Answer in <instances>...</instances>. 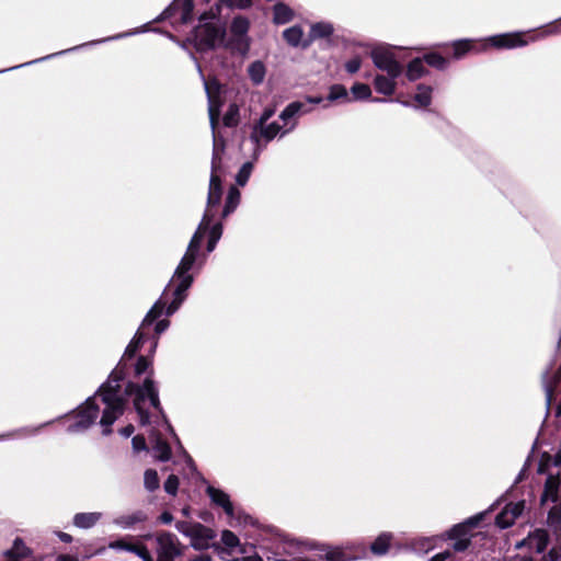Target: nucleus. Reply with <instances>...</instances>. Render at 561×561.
Wrapping results in <instances>:
<instances>
[{
    "mask_svg": "<svg viewBox=\"0 0 561 561\" xmlns=\"http://www.w3.org/2000/svg\"><path fill=\"white\" fill-rule=\"evenodd\" d=\"M226 149V141L222 137H219L214 133L213 137V154H211V165L210 172H216L220 170L221 167V154Z\"/></svg>",
    "mask_w": 561,
    "mask_h": 561,
    "instance_id": "24",
    "label": "nucleus"
},
{
    "mask_svg": "<svg viewBox=\"0 0 561 561\" xmlns=\"http://www.w3.org/2000/svg\"><path fill=\"white\" fill-rule=\"evenodd\" d=\"M153 376L154 370L151 369L141 382L128 380L125 383V396L141 405H145L148 401L157 412H162L163 407L160 401L159 387Z\"/></svg>",
    "mask_w": 561,
    "mask_h": 561,
    "instance_id": "4",
    "label": "nucleus"
},
{
    "mask_svg": "<svg viewBox=\"0 0 561 561\" xmlns=\"http://www.w3.org/2000/svg\"><path fill=\"white\" fill-rule=\"evenodd\" d=\"M180 479L175 474H170L163 483L164 491L172 496H175L179 490Z\"/></svg>",
    "mask_w": 561,
    "mask_h": 561,
    "instance_id": "56",
    "label": "nucleus"
},
{
    "mask_svg": "<svg viewBox=\"0 0 561 561\" xmlns=\"http://www.w3.org/2000/svg\"><path fill=\"white\" fill-rule=\"evenodd\" d=\"M547 525L549 528L561 526V504H553L547 516Z\"/></svg>",
    "mask_w": 561,
    "mask_h": 561,
    "instance_id": "51",
    "label": "nucleus"
},
{
    "mask_svg": "<svg viewBox=\"0 0 561 561\" xmlns=\"http://www.w3.org/2000/svg\"><path fill=\"white\" fill-rule=\"evenodd\" d=\"M334 32L333 24L330 22H317L310 26L309 39L301 44V48L306 49L310 46L311 42L318 38H329Z\"/></svg>",
    "mask_w": 561,
    "mask_h": 561,
    "instance_id": "18",
    "label": "nucleus"
},
{
    "mask_svg": "<svg viewBox=\"0 0 561 561\" xmlns=\"http://www.w3.org/2000/svg\"><path fill=\"white\" fill-rule=\"evenodd\" d=\"M253 170V162L247 161L244 162L241 168L239 169L238 173L236 174V183L239 186H244L252 173Z\"/></svg>",
    "mask_w": 561,
    "mask_h": 561,
    "instance_id": "49",
    "label": "nucleus"
},
{
    "mask_svg": "<svg viewBox=\"0 0 561 561\" xmlns=\"http://www.w3.org/2000/svg\"><path fill=\"white\" fill-rule=\"evenodd\" d=\"M531 543L535 542L537 553H543L549 545V534L545 528H536L529 533Z\"/></svg>",
    "mask_w": 561,
    "mask_h": 561,
    "instance_id": "32",
    "label": "nucleus"
},
{
    "mask_svg": "<svg viewBox=\"0 0 561 561\" xmlns=\"http://www.w3.org/2000/svg\"><path fill=\"white\" fill-rule=\"evenodd\" d=\"M207 231H208V240H207L206 251H207V253H211L216 249L217 243L219 242V240L222 236L224 225L220 221L215 222L214 225L210 224Z\"/></svg>",
    "mask_w": 561,
    "mask_h": 561,
    "instance_id": "36",
    "label": "nucleus"
},
{
    "mask_svg": "<svg viewBox=\"0 0 561 561\" xmlns=\"http://www.w3.org/2000/svg\"><path fill=\"white\" fill-rule=\"evenodd\" d=\"M294 19L293 9L284 3L277 2L273 7V23L276 25H284L289 23Z\"/></svg>",
    "mask_w": 561,
    "mask_h": 561,
    "instance_id": "25",
    "label": "nucleus"
},
{
    "mask_svg": "<svg viewBox=\"0 0 561 561\" xmlns=\"http://www.w3.org/2000/svg\"><path fill=\"white\" fill-rule=\"evenodd\" d=\"M102 517V513H77L73 516V525L80 529L92 528Z\"/></svg>",
    "mask_w": 561,
    "mask_h": 561,
    "instance_id": "26",
    "label": "nucleus"
},
{
    "mask_svg": "<svg viewBox=\"0 0 561 561\" xmlns=\"http://www.w3.org/2000/svg\"><path fill=\"white\" fill-rule=\"evenodd\" d=\"M205 491L213 504L221 507L228 517H234V507L227 492L210 484L206 486Z\"/></svg>",
    "mask_w": 561,
    "mask_h": 561,
    "instance_id": "15",
    "label": "nucleus"
},
{
    "mask_svg": "<svg viewBox=\"0 0 561 561\" xmlns=\"http://www.w3.org/2000/svg\"><path fill=\"white\" fill-rule=\"evenodd\" d=\"M71 413H75V422L67 427L69 434L82 433L90 428L96 421L100 408L95 402V394L90 396Z\"/></svg>",
    "mask_w": 561,
    "mask_h": 561,
    "instance_id": "5",
    "label": "nucleus"
},
{
    "mask_svg": "<svg viewBox=\"0 0 561 561\" xmlns=\"http://www.w3.org/2000/svg\"><path fill=\"white\" fill-rule=\"evenodd\" d=\"M505 507L511 512L513 518L516 520L519 516H522L523 512L526 508V500H518L516 502H508Z\"/></svg>",
    "mask_w": 561,
    "mask_h": 561,
    "instance_id": "57",
    "label": "nucleus"
},
{
    "mask_svg": "<svg viewBox=\"0 0 561 561\" xmlns=\"http://www.w3.org/2000/svg\"><path fill=\"white\" fill-rule=\"evenodd\" d=\"M561 382V366L554 369V359L541 374V383L546 397V417L549 415L550 407L553 400V393Z\"/></svg>",
    "mask_w": 561,
    "mask_h": 561,
    "instance_id": "9",
    "label": "nucleus"
},
{
    "mask_svg": "<svg viewBox=\"0 0 561 561\" xmlns=\"http://www.w3.org/2000/svg\"><path fill=\"white\" fill-rule=\"evenodd\" d=\"M396 79L397 78L390 76L377 75L374 79L375 90L386 96L393 94L396 90Z\"/></svg>",
    "mask_w": 561,
    "mask_h": 561,
    "instance_id": "27",
    "label": "nucleus"
},
{
    "mask_svg": "<svg viewBox=\"0 0 561 561\" xmlns=\"http://www.w3.org/2000/svg\"><path fill=\"white\" fill-rule=\"evenodd\" d=\"M549 501L553 504H561V470L548 473L546 478L540 495V505H545Z\"/></svg>",
    "mask_w": 561,
    "mask_h": 561,
    "instance_id": "12",
    "label": "nucleus"
},
{
    "mask_svg": "<svg viewBox=\"0 0 561 561\" xmlns=\"http://www.w3.org/2000/svg\"><path fill=\"white\" fill-rule=\"evenodd\" d=\"M371 60L376 68L386 71L388 76L398 78L402 73V66L396 59L394 54L387 46H377L370 51Z\"/></svg>",
    "mask_w": 561,
    "mask_h": 561,
    "instance_id": "7",
    "label": "nucleus"
},
{
    "mask_svg": "<svg viewBox=\"0 0 561 561\" xmlns=\"http://www.w3.org/2000/svg\"><path fill=\"white\" fill-rule=\"evenodd\" d=\"M423 64L424 61L422 57H415L409 61L407 66V78L410 81H415L428 72Z\"/></svg>",
    "mask_w": 561,
    "mask_h": 561,
    "instance_id": "31",
    "label": "nucleus"
},
{
    "mask_svg": "<svg viewBox=\"0 0 561 561\" xmlns=\"http://www.w3.org/2000/svg\"><path fill=\"white\" fill-rule=\"evenodd\" d=\"M190 56L196 64L197 71H198L201 79L204 83V90H205L206 96H208V91L211 96L221 95L224 87L220 83V81L217 78H211L210 80H207L203 73L202 67H201L199 62L197 61V58L195 57V55L193 53H190Z\"/></svg>",
    "mask_w": 561,
    "mask_h": 561,
    "instance_id": "22",
    "label": "nucleus"
},
{
    "mask_svg": "<svg viewBox=\"0 0 561 561\" xmlns=\"http://www.w3.org/2000/svg\"><path fill=\"white\" fill-rule=\"evenodd\" d=\"M213 219H214V214H210L208 210H205L197 229L195 230V232L193 233V236L188 242L186 250L202 254L201 245H202V242L204 239V234L207 231L209 225L213 222Z\"/></svg>",
    "mask_w": 561,
    "mask_h": 561,
    "instance_id": "16",
    "label": "nucleus"
},
{
    "mask_svg": "<svg viewBox=\"0 0 561 561\" xmlns=\"http://www.w3.org/2000/svg\"><path fill=\"white\" fill-rule=\"evenodd\" d=\"M151 369H153L151 358H149V356L140 355L134 364V377L139 378L144 374L147 376Z\"/></svg>",
    "mask_w": 561,
    "mask_h": 561,
    "instance_id": "42",
    "label": "nucleus"
},
{
    "mask_svg": "<svg viewBox=\"0 0 561 561\" xmlns=\"http://www.w3.org/2000/svg\"><path fill=\"white\" fill-rule=\"evenodd\" d=\"M451 46H453V57L455 59L462 58L469 51H472V50L481 51V50L486 48L485 44H481L479 46V48H478L474 45V41L473 39H469V38H462V39L454 41L451 43Z\"/></svg>",
    "mask_w": 561,
    "mask_h": 561,
    "instance_id": "21",
    "label": "nucleus"
},
{
    "mask_svg": "<svg viewBox=\"0 0 561 561\" xmlns=\"http://www.w3.org/2000/svg\"><path fill=\"white\" fill-rule=\"evenodd\" d=\"M134 409L139 417V423L141 426H148L151 423V414L145 405H141L133 400Z\"/></svg>",
    "mask_w": 561,
    "mask_h": 561,
    "instance_id": "54",
    "label": "nucleus"
},
{
    "mask_svg": "<svg viewBox=\"0 0 561 561\" xmlns=\"http://www.w3.org/2000/svg\"><path fill=\"white\" fill-rule=\"evenodd\" d=\"M528 469L522 468L517 476L514 479L513 484L503 493L491 506L490 511L494 510L501 502H503L507 496H511L516 488L522 481H524L527 477Z\"/></svg>",
    "mask_w": 561,
    "mask_h": 561,
    "instance_id": "40",
    "label": "nucleus"
},
{
    "mask_svg": "<svg viewBox=\"0 0 561 561\" xmlns=\"http://www.w3.org/2000/svg\"><path fill=\"white\" fill-rule=\"evenodd\" d=\"M304 36V31L300 25L290 26L283 32V38L286 43L291 47L301 46Z\"/></svg>",
    "mask_w": 561,
    "mask_h": 561,
    "instance_id": "37",
    "label": "nucleus"
},
{
    "mask_svg": "<svg viewBox=\"0 0 561 561\" xmlns=\"http://www.w3.org/2000/svg\"><path fill=\"white\" fill-rule=\"evenodd\" d=\"M351 92L354 100L357 101L368 100L371 96V90L369 85L362 82L354 83L351 88Z\"/></svg>",
    "mask_w": 561,
    "mask_h": 561,
    "instance_id": "48",
    "label": "nucleus"
},
{
    "mask_svg": "<svg viewBox=\"0 0 561 561\" xmlns=\"http://www.w3.org/2000/svg\"><path fill=\"white\" fill-rule=\"evenodd\" d=\"M422 59L426 65L439 71L446 70L449 65L447 58L434 50L423 54Z\"/></svg>",
    "mask_w": 561,
    "mask_h": 561,
    "instance_id": "33",
    "label": "nucleus"
},
{
    "mask_svg": "<svg viewBox=\"0 0 561 561\" xmlns=\"http://www.w3.org/2000/svg\"><path fill=\"white\" fill-rule=\"evenodd\" d=\"M393 538L391 533L385 531L377 536V538L370 543V551L375 556H383L388 552L390 542Z\"/></svg>",
    "mask_w": 561,
    "mask_h": 561,
    "instance_id": "29",
    "label": "nucleus"
},
{
    "mask_svg": "<svg viewBox=\"0 0 561 561\" xmlns=\"http://www.w3.org/2000/svg\"><path fill=\"white\" fill-rule=\"evenodd\" d=\"M55 420L42 423L37 426H23L15 428L13 431L0 434V442L8 440V439H16V438H24V437H31L36 436L42 428L45 426L54 423Z\"/></svg>",
    "mask_w": 561,
    "mask_h": 561,
    "instance_id": "19",
    "label": "nucleus"
},
{
    "mask_svg": "<svg viewBox=\"0 0 561 561\" xmlns=\"http://www.w3.org/2000/svg\"><path fill=\"white\" fill-rule=\"evenodd\" d=\"M147 336L144 332L138 329V331L135 333L131 341L128 343V345L125 348L124 357L133 358L135 357L136 353L139 351V348L145 343Z\"/></svg>",
    "mask_w": 561,
    "mask_h": 561,
    "instance_id": "38",
    "label": "nucleus"
},
{
    "mask_svg": "<svg viewBox=\"0 0 561 561\" xmlns=\"http://www.w3.org/2000/svg\"><path fill=\"white\" fill-rule=\"evenodd\" d=\"M241 198V193L236 186H230L225 201L224 209L221 213L222 218H227L238 207Z\"/></svg>",
    "mask_w": 561,
    "mask_h": 561,
    "instance_id": "28",
    "label": "nucleus"
},
{
    "mask_svg": "<svg viewBox=\"0 0 561 561\" xmlns=\"http://www.w3.org/2000/svg\"><path fill=\"white\" fill-rule=\"evenodd\" d=\"M220 3L229 9L238 8L245 10L252 5V0H220Z\"/></svg>",
    "mask_w": 561,
    "mask_h": 561,
    "instance_id": "58",
    "label": "nucleus"
},
{
    "mask_svg": "<svg viewBox=\"0 0 561 561\" xmlns=\"http://www.w3.org/2000/svg\"><path fill=\"white\" fill-rule=\"evenodd\" d=\"M32 554V550L25 545L21 537H15L12 547L3 552L5 558L23 557L27 558Z\"/></svg>",
    "mask_w": 561,
    "mask_h": 561,
    "instance_id": "34",
    "label": "nucleus"
},
{
    "mask_svg": "<svg viewBox=\"0 0 561 561\" xmlns=\"http://www.w3.org/2000/svg\"><path fill=\"white\" fill-rule=\"evenodd\" d=\"M339 100L350 101L346 88L343 84L335 83L329 88L327 101L335 102Z\"/></svg>",
    "mask_w": 561,
    "mask_h": 561,
    "instance_id": "46",
    "label": "nucleus"
},
{
    "mask_svg": "<svg viewBox=\"0 0 561 561\" xmlns=\"http://www.w3.org/2000/svg\"><path fill=\"white\" fill-rule=\"evenodd\" d=\"M147 31H148V24H144L140 28H136V30H133V31H128V32H125V33H119V34H116V35H113V36H108V37H105V38H101V39L83 43V44L73 46L71 48L64 49V50H60V51H57V53H54V54H49L47 56H44V57L34 59V60H31V61H27V62H24V64H21V65H18V66H13V67H9L7 69H2V70H0V73L7 72V71H12V70H15V69H19V68H22V67H26V66L33 65V64H38V62H42V61H45V60H49V59H53V58H55L57 56L66 55V54H68L70 51H76V50H79V49H81L83 47H87V46H93V45H98V44L110 42V41L121 39V38H124V37H127V36H130V35H136V34L142 33V32H147Z\"/></svg>",
    "mask_w": 561,
    "mask_h": 561,
    "instance_id": "6",
    "label": "nucleus"
},
{
    "mask_svg": "<svg viewBox=\"0 0 561 561\" xmlns=\"http://www.w3.org/2000/svg\"><path fill=\"white\" fill-rule=\"evenodd\" d=\"M153 445L152 449L157 453L156 458L161 462H167L172 457V449L168 442H165L159 433L152 432Z\"/></svg>",
    "mask_w": 561,
    "mask_h": 561,
    "instance_id": "23",
    "label": "nucleus"
},
{
    "mask_svg": "<svg viewBox=\"0 0 561 561\" xmlns=\"http://www.w3.org/2000/svg\"><path fill=\"white\" fill-rule=\"evenodd\" d=\"M552 455H550L548 451H542L537 465V473L538 474H546L550 472Z\"/></svg>",
    "mask_w": 561,
    "mask_h": 561,
    "instance_id": "53",
    "label": "nucleus"
},
{
    "mask_svg": "<svg viewBox=\"0 0 561 561\" xmlns=\"http://www.w3.org/2000/svg\"><path fill=\"white\" fill-rule=\"evenodd\" d=\"M180 9L182 10L181 22L187 24L193 19L194 0H173L152 22L159 23L170 19Z\"/></svg>",
    "mask_w": 561,
    "mask_h": 561,
    "instance_id": "10",
    "label": "nucleus"
},
{
    "mask_svg": "<svg viewBox=\"0 0 561 561\" xmlns=\"http://www.w3.org/2000/svg\"><path fill=\"white\" fill-rule=\"evenodd\" d=\"M222 196V182L219 175H217L216 172H210L209 178V187H208V194H207V202H206V210H208L210 214L211 208L219 205Z\"/></svg>",
    "mask_w": 561,
    "mask_h": 561,
    "instance_id": "17",
    "label": "nucleus"
},
{
    "mask_svg": "<svg viewBox=\"0 0 561 561\" xmlns=\"http://www.w3.org/2000/svg\"><path fill=\"white\" fill-rule=\"evenodd\" d=\"M514 523L515 519L513 518V515L505 506L495 517V525L501 529H506L511 527Z\"/></svg>",
    "mask_w": 561,
    "mask_h": 561,
    "instance_id": "50",
    "label": "nucleus"
},
{
    "mask_svg": "<svg viewBox=\"0 0 561 561\" xmlns=\"http://www.w3.org/2000/svg\"><path fill=\"white\" fill-rule=\"evenodd\" d=\"M432 87L420 83L417 85V92L414 95V101L417 102L420 106L427 107L432 102Z\"/></svg>",
    "mask_w": 561,
    "mask_h": 561,
    "instance_id": "43",
    "label": "nucleus"
},
{
    "mask_svg": "<svg viewBox=\"0 0 561 561\" xmlns=\"http://www.w3.org/2000/svg\"><path fill=\"white\" fill-rule=\"evenodd\" d=\"M144 486L149 492H154L160 486V479L157 470L147 469L144 473Z\"/></svg>",
    "mask_w": 561,
    "mask_h": 561,
    "instance_id": "45",
    "label": "nucleus"
},
{
    "mask_svg": "<svg viewBox=\"0 0 561 561\" xmlns=\"http://www.w3.org/2000/svg\"><path fill=\"white\" fill-rule=\"evenodd\" d=\"M295 107L291 106L290 103H288L285 108L280 112L279 114V118L285 123V125L288 124V122L293 121L297 123V121L295 119L298 115L297 113L295 112Z\"/></svg>",
    "mask_w": 561,
    "mask_h": 561,
    "instance_id": "61",
    "label": "nucleus"
},
{
    "mask_svg": "<svg viewBox=\"0 0 561 561\" xmlns=\"http://www.w3.org/2000/svg\"><path fill=\"white\" fill-rule=\"evenodd\" d=\"M227 35L226 23L218 22H204L199 23L191 32L187 42L194 46L198 53L214 50L222 45Z\"/></svg>",
    "mask_w": 561,
    "mask_h": 561,
    "instance_id": "3",
    "label": "nucleus"
},
{
    "mask_svg": "<svg viewBox=\"0 0 561 561\" xmlns=\"http://www.w3.org/2000/svg\"><path fill=\"white\" fill-rule=\"evenodd\" d=\"M175 528L183 536L192 538L193 533L195 530V524L192 525V524H190L188 522H185V520H178L175 523Z\"/></svg>",
    "mask_w": 561,
    "mask_h": 561,
    "instance_id": "60",
    "label": "nucleus"
},
{
    "mask_svg": "<svg viewBox=\"0 0 561 561\" xmlns=\"http://www.w3.org/2000/svg\"><path fill=\"white\" fill-rule=\"evenodd\" d=\"M131 447L135 453L148 450L146 438L142 435H136L131 438Z\"/></svg>",
    "mask_w": 561,
    "mask_h": 561,
    "instance_id": "63",
    "label": "nucleus"
},
{
    "mask_svg": "<svg viewBox=\"0 0 561 561\" xmlns=\"http://www.w3.org/2000/svg\"><path fill=\"white\" fill-rule=\"evenodd\" d=\"M248 75L250 80L254 85H260L263 83L266 68L263 61L255 60L248 66Z\"/></svg>",
    "mask_w": 561,
    "mask_h": 561,
    "instance_id": "35",
    "label": "nucleus"
},
{
    "mask_svg": "<svg viewBox=\"0 0 561 561\" xmlns=\"http://www.w3.org/2000/svg\"><path fill=\"white\" fill-rule=\"evenodd\" d=\"M222 123L226 127H236L239 124V107L237 104L231 103L224 114Z\"/></svg>",
    "mask_w": 561,
    "mask_h": 561,
    "instance_id": "47",
    "label": "nucleus"
},
{
    "mask_svg": "<svg viewBox=\"0 0 561 561\" xmlns=\"http://www.w3.org/2000/svg\"><path fill=\"white\" fill-rule=\"evenodd\" d=\"M208 112L221 113L222 99L221 95L211 96L208 92L207 96Z\"/></svg>",
    "mask_w": 561,
    "mask_h": 561,
    "instance_id": "62",
    "label": "nucleus"
},
{
    "mask_svg": "<svg viewBox=\"0 0 561 561\" xmlns=\"http://www.w3.org/2000/svg\"><path fill=\"white\" fill-rule=\"evenodd\" d=\"M528 469L522 468L517 476L514 479L513 484L503 493L491 506L490 511L494 510L501 502H503L507 496H511L516 488L522 481H524L527 477Z\"/></svg>",
    "mask_w": 561,
    "mask_h": 561,
    "instance_id": "41",
    "label": "nucleus"
},
{
    "mask_svg": "<svg viewBox=\"0 0 561 561\" xmlns=\"http://www.w3.org/2000/svg\"><path fill=\"white\" fill-rule=\"evenodd\" d=\"M167 307L168 306H165V302H163L162 298L160 297L145 316L140 329L153 324L154 321L158 320L163 312L165 313Z\"/></svg>",
    "mask_w": 561,
    "mask_h": 561,
    "instance_id": "30",
    "label": "nucleus"
},
{
    "mask_svg": "<svg viewBox=\"0 0 561 561\" xmlns=\"http://www.w3.org/2000/svg\"><path fill=\"white\" fill-rule=\"evenodd\" d=\"M130 553H134L135 556L140 558L142 561H153L151 553L149 552L148 548L144 545H141V546L133 545Z\"/></svg>",
    "mask_w": 561,
    "mask_h": 561,
    "instance_id": "59",
    "label": "nucleus"
},
{
    "mask_svg": "<svg viewBox=\"0 0 561 561\" xmlns=\"http://www.w3.org/2000/svg\"><path fill=\"white\" fill-rule=\"evenodd\" d=\"M486 41L490 46L497 49H513L527 45L522 32L496 34L488 37Z\"/></svg>",
    "mask_w": 561,
    "mask_h": 561,
    "instance_id": "13",
    "label": "nucleus"
},
{
    "mask_svg": "<svg viewBox=\"0 0 561 561\" xmlns=\"http://www.w3.org/2000/svg\"><path fill=\"white\" fill-rule=\"evenodd\" d=\"M221 10L222 4L220 3V0H218L208 11H205L199 15V23L220 21Z\"/></svg>",
    "mask_w": 561,
    "mask_h": 561,
    "instance_id": "44",
    "label": "nucleus"
},
{
    "mask_svg": "<svg viewBox=\"0 0 561 561\" xmlns=\"http://www.w3.org/2000/svg\"><path fill=\"white\" fill-rule=\"evenodd\" d=\"M133 545L125 542L123 539H117L108 543V548L116 551L130 552Z\"/></svg>",
    "mask_w": 561,
    "mask_h": 561,
    "instance_id": "64",
    "label": "nucleus"
},
{
    "mask_svg": "<svg viewBox=\"0 0 561 561\" xmlns=\"http://www.w3.org/2000/svg\"><path fill=\"white\" fill-rule=\"evenodd\" d=\"M205 261L206 254H198L188 250L185 251L173 273V277L170 279L169 284L163 290L164 294L173 279H175L176 285L173 290V299L168 305L165 310L167 317L174 314L180 309L181 305L185 301L187 291L194 283V276L190 272L192 270L199 271L205 264Z\"/></svg>",
    "mask_w": 561,
    "mask_h": 561,
    "instance_id": "2",
    "label": "nucleus"
},
{
    "mask_svg": "<svg viewBox=\"0 0 561 561\" xmlns=\"http://www.w3.org/2000/svg\"><path fill=\"white\" fill-rule=\"evenodd\" d=\"M126 373L127 364L124 363V358H121L107 379L94 393L95 397L99 396L105 404L100 420L102 434L104 436L112 433V425L125 412V407L129 398L125 396V388L122 390L121 382L125 380Z\"/></svg>",
    "mask_w": 561,
    "mask_h": 561,
    "instance_id": "1",
    "label": "nucleus"
},
{
    "mask_svg": "<svg viewBox=\"0 0 561 561\" xmlns=\"http://www.w3.org/2000/svg\"><path fill=\"white\" fill-rule=\"evenodd\" d=\"M297 126V123L294 122L290 124V126L286 129H283V127L277 122L272 123H265V124H253L252 130L250 134V140L259 146L260 141L263 139L265 142L272 141L278 134L280 137H284L291 130H294Z\"/></svg>",
    "mask_w": 561,
    "mask_h": 561,
    "instance_id": "8",
    "label": "nucleus"
},
{
    "mask_svg": "<svg viewBox=\"0 0 561 561\" xmlns=\"http://www.w3.org/2000/svg\"><path fill=\"white\" fill-rule=\"evenodd\" d=\"M148 519L147 514L141 511H135L129 515H121L113 519V524L121 529H133L137 524L144 523Z\"/></svg>",
    "mask_w": 561,
    "mask_h": 561,
    "instance_id": "20",
    "label": "nucleus"
},
{
    "mask_svg": "<svg viewBox=\"0 0 561 561\" xmlns=\"http://www.w3.org/2000/svg\"><path fill=\"white\" fill-rule=\"evenodd\" d=\"M447 537L450 540H457V539L470 537V535H469V530L466 527V524L459 523V524L454 525L447 531Z\"/></svg>",
    "mask_w": 561,
    "mask_h": 561,
    "instance_id": "52",
    "label": "nucleus"
},
{
    "mask_svg": "<svg viewBox=\"0 0 561 561\" xmlns=\"http://www.w3.org/2000/svg\"><path fill=\"white\" fill-rule=\"evenodd\" d=\"M221 542L228 549H233L240 546V540L238 536L229 529H225L221 531Z\"/></svg>",
    "mask_w": 561,
    "mask_h": 561,
    "instance_id": "55",
    "label": "nucleus"
},
{
    "mask_svg": "<svg viewBox=\"0 0 561 561\" xmlns=\"http://www.w3.org/2000/svg\"><path fill=\"white\" fill-rule=\"evenodd\" d=\"M216 537V533L209 527L195 523V530L191 538V547L195 550H207L210 547L209 541Z\"/></svg>",
    "mask_w": 561,
    "mask_h": 561,
    "instance_id": "14",
    "label": "nucleus"
},
{
    "mask_svg": "<svg viewBox=\"0 0 561 561\" xmlns=\"http://www.w3.org/2000/svg\"><path fill=\"white\" fill-rule=\"evenodd\" d=\"M157 556H161L167 559L175 560L182 554V550L179 547L178 537L170 533L163 531L157 536Z\"/></svg>",
    "mask_w": 561,
    "mask_h": 561,
    "instance_id": "11",
    "label": "nucleus"
},
{
    "mask_svg": "<svg viewBox=\"0 0 561 561\" xmlns=\"http://www.w3.org/2000/svg\"><path fill=\"white\" fill-rule=\"evenodd\" d=\"M250 28V22L245 16L237 15L232 19L230 31L234 36H245Z\"/></svg>",
    "mask_w": 561,
    "mask_h": 561,
    "instance_id": "39",
    "label": "nucleus"
}]
</instances>
